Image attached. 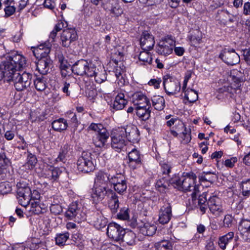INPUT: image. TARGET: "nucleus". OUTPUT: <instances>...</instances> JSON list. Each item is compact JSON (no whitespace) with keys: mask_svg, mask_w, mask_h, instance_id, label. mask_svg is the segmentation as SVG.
I'll return each instance as SVG.
<instances>
[{"mask_svg":"<svg viewBox=\"0 0 250 250\" xmlns=\"http://www.w3.org/2000/svg\"><path fill=\"white\" fill-rule=\"evenodd\" d=\"M197 176L192 172H184L181 177L175 175L170 181L171 185L179 190L192 191L191 196L195 200L199 192V186L195 184Z\"/></svg>","mask_w":250,"mask_h":250,"instance_id":"f257e3e1","label":"nucleus"},{"mask_svg":"<svg viewBox=\"0 0 250 250\" xmlns=\"http://www.w3.org/2000/svg\"><path fill=\"white\" fill-rule=\"evenodd\" d=\"M24 60V63L22 66L20 65L21 60L13 63L14 69L11 70V72H8L9 79H6L8 82L12 81L13 83L15 89L19 91H22L29 87L32 82V75L27 72H23L20 74L17 72V70L24 67L26 65V60L22 56Z\"/></svg>","mask_w":250,"mask_h":250,"instance_id":"f03ea898","label":"nucleus"},{"mask_svg":"<svg viewBox=\"0 0 250 250\" xmlns=\"http://www.w3.org/2000/svg\"><path fill=\"white\" fill-rule=\"evenodd\" d=\"M110 177L109 174L103 171H99L96 173L91 192V198L94 202L102 201L105 197L107 192L111 190L107 187V184L110 183Z\"/></svg>","mask_w":250,"mask_h":250,"instance_id":"7ed1b4c3","label":"nucleus"},{"mask_svg":"<svg viewBox=\"0 0 250 250\" xmlns=\"http://www.w3.org/2000/svg\"><path fill=\"white\" fill-rule=\"evenodd\" d=\"M227 83L223 88L220 89V92H228L233 94L237 91L240 92V88L244 81L242 73L237 69H233L230 72L227 77Z\"/></svg>","mask_w":250,"mask_h":250,"instance_id":"20e7f679","label":"nucleus"},{"mask_svg":"<svg viewBox=\"0 0 250 250\" xmlns=\"http://www.w3.org/2000/svg\"><path fill=\"white\" fill-rule=\"evenodd\" d=\"M21 60L20 65L22 66L24 63L22 55L18 54L17 52H12L6 57V61L0 64V81L4 77L6 79H9L8 72H11V70H14L13 63Z\"/></svg>","mask_w":250,"mask_h":250,"instance_id":"39448f33","label":"nucleus"},{"mask_svg":"<svg viewBox=\"0 0 250 250\" xmlns=\"http://www.w3.org/2000/svg\"><path fill=\"white\" fill-rule=\"evenodd\" d=\"M65 216L69 220H75L80 222L85 219V214L83 211V207L79 202H74L70 204L65 212Z\"/></svg>","mask_w":250,"mask_h":250,"instance_id":"423d86ee","label":"nucleus"},{"mask_svg":"<svg viewBox=\"0 0 250 250\" xmlns=\"http://www.w3.org/2000/svg\"><path fill=\"white\" fill-rule=\"evenodd\" d=\"M17 187V198L18 202L21 205L26 207L29 205L31 200V190L25 183L21 182L18 183Z\"/></svg>","mask_w":250,"mask_h":250,"instance_id":"0eeeda50","label":"nucleus"},{"mask_svg":"<svg viewBox=\"0 0 250 250\" xmlns=\"http://www.w3.org/2000/svg\"><path fill=\"white\" fill-rule=\"evenodd\" d=\"M77 169L79 171L87 173L95 169L92 155L90 153L83 152L77 162Z\"/></svg>","mask_w":250,"mask_h":250,"instance_id":"6e6552de","label":"nucleus"},{"mask_svg":"<svg viewBox=\"0 0 250 250\" xmlns=\"http://www.w3.org/2000/svg\"><path fill=\"white\" fill-rule=\"evenodd\" d=\"M163 79L164 87L167 95H174L180 91V83L176 78L167 74L165 75Z\"/></svg>","mask_w":250,"mask_h":250,"instance_id":"1a4fd4ad","label":"nucleus"},{"mask_svg":"<svg viewBox=\"0 0 250 250\" xmlns=\"http://www.w3.org/2000/svg\"><path fill=\"white\" fill-rule=\"evenodd\" d=\"M126 141L120 133V129L117 128L112 131L111 134V146L116 151L120 152L125 147Z\"/></svg>","mask_w":250,"mask_h":250,"instance_id":"9d476101","label":"nucleus"},{"mask_svg":"<svg viewBox=\"0 0 250 250\" xmlns=\"http://www.w3.org/2000/svg\"><path fill=\"white\" fill-rule=\"evenodd\" d=\"M125 229L116 223H110L106 229L108 237L116 242H120L123 239Z\"/></svg>","mask_w":250,"mask_h":250,"instance_id":"9b49d317","label":"nucleus"},{"mask_svg":"<svg viewBox=\"0 0 250 250\" xmlns=\"http://www.w3.org/2000/svg\"><path fill=\"white\" fill-rule=\"evenodd\" d=\"M120 133L124 136L125 140L133 143L137 142L139 139V132L137 127L132 125H129L125 127L118 128Z\"/></svg>","mask_w":250,"mask_h":250,"instance_id":"f8f14e48","label":"nucleus"},{"mask_svg":"<svg viewBox=\"0 0 250 250\" xmlns=\"http://www.w3.org/2000/svg\"><path fill=\"white\" fill-rule=\"evenodd\" d=\"M219 58L228 65H233L240 62L239 55L235 50L231 48H225L219 55Z\"/></svg>","mask_w":250,"mask_h":250,"instance_id":"ddd939ff","label":"nucleus"},{"mask_svg":"<svg viewBox=\"0 0 250 250\" xmlns=\"http://www.w3.org/2000/svg\"><path fill=\"white\" fill-rule=\"evenodd\" d=\"M175 47V42L170 38L162 40L157 46V52L163 56L170 54Z\"/></svg>","mask_w":250,"mask_h":250,"instance_id":"4468645a","label":"nucleus"},{"mask_svg":"<svg viewBox=\"0 0 250 250\" xmlns=\"http://www.w3.org/2000/svg\"><path fill=\"white\" fill-rule=\"evenodd\" d=\"M77 38V34L74 28L64 29L61 36L62 44L63 47H68Z\"/></svg>","mask_w":250,"mask_h":250,"instance_id":"2eb2a0df","label":"nucleus"},{"mask_svg":"<svg viewBox=\"0 0 250 250\" xmlns=\"http://www.w3.org/2000/svg\"><path fill=\"white\" fill-rule=\"evenodd\" d=\"M172 216L171 207L168 202L166 201L161 207L159 213V221L162 224H167Z\"/></svg>","mask_w":250,"mask_h":250,"instance_id":"dca6fc26","label":"nucleus"},{"mask_svg":"<svg viewBox=\"0 0 250 250\" xmlns=\"http://www.w3.org/2000/svg\"><path fill=\"white\" fill-rule=\"evenodd\" d=\"M207 204L210 211L213 214L219 215L223 212L221 200L218 197L215 195L210 197Z\"/></svg>","mask_w":250,"mask_h":250,"instance_id":"f3484780","label":"nucleus"},{"mask_svg":"<svg viewBox=\"0 0 250 250\" xmlns=\"http://www.w3.org/2000/svg\"><path fill=\"white\" fill-rule=\"evenodd\" d=\"M90 223L97 229L104 228L107 225V219L102 213L99 211L94 212L90 218Z\"/></svg>","mask_w":250,"mask_h":250,"instance_id":"a211bd4d","label":"nucleus"},{"mask_svg":"<svg viewBox=\"0 0 250 250\" xmlns=\"http://www.w3.org/2000/svg\"><path fill=\"white\" fill-rule=\"evenodd\" d=\"M129 159L128 165L129 167L135 169L141 167L142 160L140 154L136 149H132L128 155Z\"/></svg>","mask_w":250,"mask_h":250,"instance_id":"6ab92c4d","label":"nucleus"},{"mask_svg":"<svg viewBox=\"0 0 250 250\" xmlns=\"http://www.w3.org/2000/svg\"><path fill=\"white\" fill-rule=\"evenodd\" d=\"M238 229L243 240L245 241H250V220L242 219L240 223Z\"/></svg>","mask_w":250,"mask_h":250,"instance_id":"aec40b11","label":"nucleus"},{"mask_svg":"<svg viewBox=\"0 0 250 250\" xmlns=\"http://www.w3.org/2000/svg\"><path fill=\"white\" fill-rule=\"evenodd\" d=\"M106 196L108 198V205L111 211L113 213L117 212L119 208L118 197L116 193L112 190H109Z\"/></svg>","mask_w":250,"mask_h":250,"instance_id":"412c9836","label":"nucleus"},{"mask_svg":"<svg viewBox=\"0 0 250 250\" xmlns=\"http://www.w3.org/2000/svg\"><path fill=\"white\" fill-rule=\"evenodd\" d=\"M155 44L153 37L146 32H143L140 38V44L143 50H150Z\"/></svg>","mask_w":250,"mask_h":250,"instance_id":"4be33fe9","label":"nucleus"},{"mask_svg":"<svg viewBox=\"0 0 250 250\" xmlns=\"http://www.w3.org/2000/svg\"><path fill=\"white\" fill-rule=\"evenodd\" d=\"M109 137V134L106 129L101 130L96 134L93 138V143L96 147H102L104 146Z\"/></svg>","mask_w":250,"mask_h":250,"instance_id":"5701e85b","label":"nucleus"},{"mask_svg":"<svg viewBox=\"0 0 250 250\" xmlns=\"http://www.w3.org/2000/svg\"><path fill=\"white\" fill-rule=\"evenodd\" d=\"M50 52V47L42 44L37 47L34 48L33 53L37 59H42L45 58H49L48 54Z\"/></svg>","mask_w":250,"mask_h":250,"instance_id":"b1692460","label":"nucleus"},{"mask_svg":"<svg viewBox=\"0 0 250 250\" xmlns=\"http://www.w3.org/2000/svg\"><path fill=\"white\" fill-rule=\"evenodd\" d=\"M87 63L85 60H80L71 66V71L77 75L83 76L86 73Z\"/></svg>","mask_w":250,"mask_h":250,"instance_id":"393cba45","label":"nucleus"},{"mask_svg":"<svg viewBox=\"0 0 250 250\" xmlns=\"http://www.w3.org/2000/svg\"><path fill=\"white\" fill-rule=\"evenodd\" d=\"M51 62L49 58L38 60L36 66L38 71L42 75L46 74L49 69Z\"/></svg>","mask_w":250,"mask_h":250,"instance_id":"a878e982","label":"nucleus"},{"mask_svg":"<svg viewBox=\"0 0 250 250\" xmlns=\"http://www.w3.org/2000/svg\"><path fill=\"white\" fill-rule=\"evenodd\" d=\"M133 100L135 104L137 106H150L149 99L146 96L141 92H137L133 95Z\"/></svg>","mask_w":250,"mask_h":250,"instance_id":"bb28decb","label":"nucleus"},{"mask_svg":"<svg viewBox=\"0 0 250 250\" xmlns=\"http://www.w3.org/2000/svg\"><path fill=\"white\" fill-rule=\"evenodd\" d=\"M127 103V101L125 99L124 94L120 93L116 96L112 107L116 110H122L125 107Z\"/></svg>","mask_w":250,"mask_h":250,"instance_id":"cd10ccee","label":"nucleus"},{"mask_svg":"<svg viewBox=\"0 0 250 250\" xmlns=\"http://www.w3.org/2000/svg\"><path fill=\"white\" fill-rule=\"evenodd\" d=\"M150 107L148 106L136 107V114L140 119L146 121L150 118L151 112L149 110Z\"/></svg>","mask_w":250,"mask_h":250,"instance_id":"c85d7f7f","label":"nucleus"},{"mask_svg":"<svg viewBox=\"0 0 250 250\" xmlns=\"http://www.w3.org/2000/svg\"><path fill=\"white\" fill-rule=\"evenodd\" d=\"M71 149L70 145L67 144L64 145L60 148L59 155L55 160V162L57 163L61 162L64 163L66 161V157L68 156V152Z\"/></svg>","mask_w":250,"mask_h":250,"instance_id":"c756f323","label":"nucleus"},{"mask_svg":"<svg viewBox=\"0 0 250 250\" xmlns=\"http://www.w3.org/2000/svg\"><path fill=\"white\" fill-rule=\"evenodd\" d=\"M93 77H94L96 82L99 83H101L106 80V71L101 63L99 67H98L97 69H96V73Z\"/></svg>","mask_w":250,"mask_h":250,"instance_id":"7c9ffc66","label":"nucleus"},{"mask_svg":"<svg viewBox=\"0 0 250 250\" xmlns=\"http://www.w3.org/2000/svg\"><path fill=\"white\" fill-rule=\"evenodd\" d=\"M101 62L98 61H92L87 63L86 73L84 75L87 77H92L96 73V69Z\"/></svg>","mask_w":250,"mask_h":250,"instance_id":"2f4dec72","label":"nucleus"},{"mask_svg":"<svg viewBox=\"0 0 250 250\" xmlns=\"http://www.w3.org/2000/svg\"><path fill=\"white\" fill-rule=\"evenodd\" d=\"M37 163V159L35 155L29 153L26 163L22 166L23 169L25 170L33 169Z\"/></svg>","mask_w":250,"mask_h":250,"instance_id":"473e14b6","label":"nucleus"},{"mask_svg":"<svg viewBox=\"0 0 250 250\" xmlns=\"http://www.w3.org/2000/svg\"><path fill=\"white\" fill-rule=\"evenodd\" d=\"M234 237V232H229L219 238L218 245L222 250H225L227 245L232 240Z\"/></svg>","mask_w":250,"mask_h":250,"instance_id":"72a5a7b5","label":"nucleus"},{"mask_svg":"<svg viewBox=\"0 0 250 250\" xmlns=\"http://www.w3.org/2000/svg\"><path fill=\"white\" fill-rule=\"evenodd\" d=\"M185 93V98L189 103H194L196 102L198 98V93L196 91L192 89H186L182 90Z\"/></svg>","mask_w":250,"mask_h":250,"instance_id":"f704fd0d","label":"nucleus"},{"mask_svg":"<svg viewBox=\"0 0 250 250\" xmlns=\"http://www.w3.org/2000/svg\"><path fill=\"white\" fill-rule=\"evenodd\" d=\"M52 127L56 131H61L66 129L67 123L65 120L60 118L52 122Z\"/></svg>","mask_w":250,"mask_h":250,"instance_id":"c9c22d12","label":"nucleus"},{"mask_svg":"<svg viewBox=\"0 0 250 250\" xmlns=\"http://www.w3.org/2000/svg\"><path fill=\"white\" fill-rule=\"evenodd\" d=\"M166 125L167 126L170 127L172 125H175V127L178 131H180L183 130V128L185 127L184 123L180 121L177 118H171L170 120H168Z\"/></svg>","mask_w":250,"mask_h":250,"instance_id":"e433bc0d","label":"nucleus"},{"mask_svg":"<svg viewBox=\"0 0 250 250\" xmlns=\"http://www.w3.org/2000/svg\"><path fill=\"white\" fill-rule=\"evenodd\" d=\"M152 105L157 110H161L165 106V100L163 97L154 96L152 99Z\"/></svg>","mask_w":250,"mask_h":250,"instance_id":"4c0bfd02","label":"nucleus"},{"mask_svg":"<svg viewBox=\"0 0 250 250\" xmlns=\"http://www.w3.org/2000/svg\"><path fill=\"white\" fill-rule=\"evenodd\" d=\"M207 195V193L206 192H204L199 196L198 199V205L200 211L203 214L206 212V211L207 209L208 204Z\"/></svg>","mask_w":250,"mask_h":250,"instance_id":"58836bf2","label":"nucleus"},{"mask_svg":"<svg viewBox=\"0 0 250 250\" xmlns=\"http://www.w3.org/2000/svg\"><path fill=\"white\" fill-rule=\"evenodd\" d=\"M156 227L153 225L149 224H145L143 227L141 228V231L143 234L146 236L153 235L156 231Z\"/></svg>","mask_w":250,"mask_h":250,"instance_id":"ea45409f","label":"nucleus"},{"mask_svg":"<svg viewBox=\"0 0 250 250\" xmlns=\"http://www.w3.org/2000/svg\"><path fill=\"white\" fill-rule=\"evenodd\" d=\"M69 233L68 232L58 233L55 237L56 245L62 246L65 245V243L69 238Z\"/></svg>","mask_w":250,"mask_h":250,"instance_id":"a19ab883","label":"nucleus"},{"mask_svg":"<svg viewBox=\"0 0 250 250\" xmlns=\"http://www.w3.org/2000/svg\"><path fill=\"white\" fill-rule=\"evenodd\" d=\"M62 172L58 167H50L48 172L47 177L53 182L55 181L58 180Z\"/></svg>","mask_w":250,"mask_h":250,"instance_id":"79ce46f5","label":"nucleus"},{"mask_svg":"<svg viewBox=\"0 0 250 250\" xmlns=\"http://www.w3.org/2000/svg\"><path fill=\"white\" fill-rule=\"evenodd\" d=\"M181 131L182 133L179 135V137L181 138V143L187 144L189 143L191 140L190 130L187 129L185 125V127Z\"/></svg>","mask_w":250,"mask_h":250,"instance_id":"37998d69","label":"nucleus"},{"mask_svg":"<svg viewBox=\"0 0 250 250\" xmlns=\"http://www.w3.org/2000/svg\"><path fill=\"white\" fill-rule=\"evenodd\" d=\"M148 51L144 50L139 54V60L143 64H150L152 62V58Z\"/></svg>","mask_w":250,"mask_h":250,"instance_id":"c03bdc74","label":"nucleus"},{"mask_svg":"<svg viewBox=\"0 0 250 250\" xmlns=\"http://www.w3.org/2000/svg\"><path fill=\"white\" fill-rule=\"evenodd\" d=\"M135 234L131 231L125 232L124 234L123 239L121 241L125 242L128 245H132L135 243Z\"/></svg>","mask_w":250,"mask_h":250,"instance_id":"a18cd8bd","label":"nucleus"},{"mask_svg":"<svg viewBox=\"0 0 250 250\" xmlns=\"http://www.w3.org/2000/svg\"><path fill=\"white\" fill-rule=\"evenodd\" d=\"M155 248L157 250H172L171 243L167 240H163L155 244Z\"/></svg>","mask_w":250,"mask_h":250,"instance_id":"49530a36","label":"nucleus"},{"mask_svg":"<svg viewBox=\"0 0 250 250\" xmlns=\"http://www.w3.org/2000/svg\"><path fill=\"white\" fill-rule=\"evenodd\" d=\"M34 82L36 89L39 91H42L46 87L45 80L43 76L36 78Z\"/></svg>","mask_w":250,"mask_h":250,"instance_id":"de8ad7c7","label":"nucleus"},{"mask_svg":"<svg viewBox=\"0 0 250 250\" xmlns=\"http://www.w3.org/2000/svg\"><path fill=\"white\" fill-rule=\"evenodd\" d=\"M170 180L168 181L165 178H163L157 180L156 183V188L160 191H163L166 189L167 188L170 183Z\"/></svg>","mask_w":250,"mask_h":250,"instance_id":"09e8293b","label":"nucleus"},{"mask_svg":"<svg viewBox=\"0 0 250 250\" xmlns=\"http://www.w3.org/2000/svg\"><path fill=\"white\" fill-rule=\"evenodd\" d=\"M199 179L202 182H209L212 183L214 180V176L210 172H203L199 176Z\"/></svg>","mask_w":250,"mask_h":250,"instance_id":"8fccbe9b","label":"nucleus"},{"mask_svg":"<svg viewBox=\"0 0 250 250\" xmlns=\"http://www.w3.org/2000/svg\"><path fill=\"white\" fill-rule=\"evenodd\" d=\"M161 167V170L163 174L168 175L171 172L172 168V164L171 162L167 161H163L160 163Z\"/></svg>","mask_w":250,"mask_h":250,"instance_id":"3c124183","label":"nucleus"},{"mask_svg":"<svg viewBox=\"0 0 250 250\" xmlns=\"http://www.w3.org/2000/svg\"><path fill=\"white\" fill-rule=\"evenodd\" d=\"M108 11L110 12V14L112 17H118L123 13V10L118 2L116 3Z\"/></svg>","mask_w":250,"mask_h":250,"instance_id":"603ef678","label":"nucleus"},{"mask_svg":"<svg viewBox=\"0 0 250 250\" xmlns=\"http://www.w3.org/2000/svg\"><path fill=\"white\" fill-rule=\"evenodd\" d=\"M242 195L249 196L250 195V179L243 181L241 183Z\"/></svg>","mask_w":250,"mask_h":250,"instance_id":"864d4df0","label":"nucleus"},{"mask_svg":"<svg viewBox=\"0 0 250 250\" xmlns=\"http://www.w3.org/2000/svg\"><path fill=\"white\" fill-rule=\"evenodd\" d=\"M11 190L12 186L10 183L4 182L0 183V193L2 194H7Z\"/></svg>","mask_w":250,"mask_h":250,"instance_id":"5fc2aeb1","label":"nucleus"},{"mask_svg":"<svg viewBox=\"0 0 250 250\" xmlns=\"http://www.w3.org/2000/svg\"><path fill=\"white\" fill-rule=\"evenodd\" d=\"M127 187L126 181L124 180L123 182L116 184L114 187V188L119 194H123L125 192Z\"/></svg>","mask_w":250,"mask_h":250,"instance_id":"6e6d98bb","label":"nucleus"},{"mask_svg":"<svg viewBox=\"0 0 250 250\" xmlns=\"http://www.w3.org/2000/svg\"><path fill=\"white\" fill-rule=\"evenodd\" d=\"M29 211L35 214H39L42 212V208L38 202L34 201L31 203Z\"/></svg>","mask_w":250,"mask_h":250,"instance_id":"4d7b16f0","label":"nucleus"},{"mask_svg":"<svg viewBox=\"0 0 250 250\" xmlns=\"http://www.w3.org/2000/svg\"><path fill=\"white\" fill-rule=\"evenodd\" d=\"M114 62L117 65L115 69L114 73L117 78L119 79L120 77H122V74L125 71V67L122 62H121L118 66V62L116 60Z\"/></svg>","mask_w":250,"mask_h":250,"instance_id":"13d9d810","label":"nucleus"},{"mask_svg":"<svg viewBox=\"0 0 250 250\" xmlns=\"http://www.w3.org/2000/svg\"><path fill=\"white\" fill-rule=\"evenodd\" d=\"M58 59L60 63V69L64 68L67 69L71 67L62 55H59L58 56Z\"/></svg>","mask_w":250,"mask_h":250,"instance_id":"bf43d9fd","label":"nucleus"},{"mask_svg":"<svg viewBox=\"0 0 250 250\" xmlns=\"http://www.w3.org/2000/svg\"><path fill=\"white\" fill-rule=\"evenodd\" d=\"M128 211V208L124 207L122 208L117 215L118 218L124 220H128L129 218Z\"/></svg>","mask_w":250,"mask_h":250,"instance_id":"052dcab7","label":"nucleus"},{"mask_svg":"<svg viewBox=\"0 0 250 250\" xmlns=\"http://www.w3.org/2000/svg\"><path fill=\"white\" fill-rule=\"evenodd\" d=\"M117 2L115 0H102V6L105 11H108Z\"/></svg>","mask_w":250,"mask_h":250,"instance_id":"680f3d73","label":"nucleus"},{"mask_svg":"<svg viewBox=\"0 0 250 250\" xmlns=\"http://www.w3.org/2000/svg\"><path fill=\"white\" fill-rule=\"evenodd\" d=\"M110 179V183L113 185L114 186L116 185V184H118V183L123 182V181L125 180L123 176L119 174H117L116 175L111 176Z\"/></svg>","mask_w":250,"mask_h":250,"instance_id":"e2e57ef3","label":"nucleus"},{"mask_svg":"<svg viewBox=\"0 0 250 250\" xmlns=\"http://www.w3.org/2000/svg\"><path fill=\"white\" fill-rule=\"evenodd\" d=\"M50 211L55 214H60L62 211V206L58 204H52L50 207Z\"/></svg>","mask_w":250,"mask_h":250,"instance_id":"0e129e2a","label":"nucleus"},{"mask_svg":"<svg viewBox=\"0 0 250 250\" xmlns=\"http://www.w3.org/2000/svg\"><path fill=\"white\" fill-rule=\"evenodd\" d=\"M88 129L95 131L98 133H100L101 130L106 129L101 124L92 123L89 126Z\"/></svg>","mask_w":250,"mask_h":250,"instance_id":"69168bd1","label":"nucleus"},{"mask_svg":"<svg viewBox=\"0 0 250 250\" xmlns=\"http://www.w3.org/2000/svg\"><path fill=\"white\" fill-rule=\"evenodd\" d=\"M9 162L8 159L6 158L4 153H0V172L5 168Z\"/></svg>","mask_w":250,"mask_h":250,"instance_id":"338daca9","label":"nucleus"},{"mask_svg":"<svg viewBox=\"0 0 250 250\" xmlns=\"http://www.w3.org/2000/svg\"><path fill=\"white\" fill-rule=\"evenodd\" d=\"M16 7L14 6L8 5L5 7L4 11L5 12L4 17H9L13 15L16 12Z\"/></svg>","mask_w":250,"mask_h":250,"instance_id":"774afa93","label":"nucleus"}]
</instances>
